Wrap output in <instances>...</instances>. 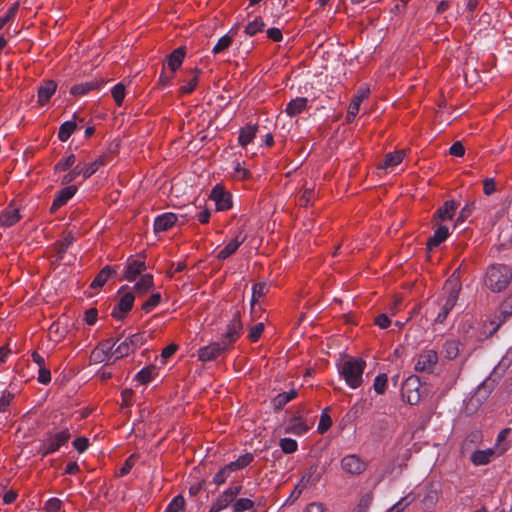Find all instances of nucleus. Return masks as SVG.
Wrapping results in <instances>:
<instances>
[{
	"label": "nucleus",
	"instance_id": "obj_51",
	"mask_svg": "<svg viewBox=\"0 0 512 512\" xmlns=\"http://www.w3.org/2000/svg\"><path fill=\"white\" fill-rule=\"evenodd\" d=\"M264 331V323L259 322L252 326L248 332V338L251 342H257Z\"/></svg>",
	"mask_w": 512,
	"mask_h": 512
},
{
	"label": "nucleus",
	"instance_id": "obj_4",
	"mask_svg": "<svg viewBox=\"0 0 512 512\" xmlns=\"http://www.w3.org/2000/svg\"><path fill=\"white\" fill-rule=\"evenodd\" d=\"M70 436L68 429L47 434L46 438L40 445L39 453L42 457L55 453L60 449V447L68 442Z\"/></svg>",
	"mask_w": 512,
	"mask_h": 512
},
{
	"label": "nucleus",
	"instance_id": "obj_1",
	"mask_svg": "<svg viewBox=\"0 0 512 512\" xmlns=\"http://www.w3.org/2000/svg\"><path fill=\"white\" fill-rule=\"evenodd\" d=\"M512 280V270L504 264H493L486 272L485 284L492 292H501Z\"/></svg>",
	"mask_w": 512,
	"mask_h": 512
},
{
	"label": "nucleus",
	"instance_id": "obj_34",
	"mask_svg": "<svg viewBox=\"0 0 512 512\" xmlns=\"http://www.w3.org/2000/svg\"><path fill=\"white\" fill-rule=\"evenodd\" d=\"M153 284V276L151 274H143L135 283L133 289L138 295H143L153 287Z\"/></svg>",
	"mask_w": 512,
	"mask_h": 512
},
{
	"label": "nucleus",
	"instance_id": "obj_35",
	"mask_svg": "<svg viewBox=\"0 0 512 512\" xmlns=\"http://www.w3.org/2000/svg\"><path fill=\"white\" fill-rule=\"evenodd\" d=\"M269 292V285L266 282H259L253 285L252 287V313H254V304H256L259 299L266 295Z\"/></svg>",
	"mask_w": 512,
	"mask_h": 512
},
{
	"label": "nucleus",
	"instance_id": "obj_37",
	"mask_svg": "<svg viewBox=\"0 0 512 512\" xmlns=\"http://www.w3.org/2000/svg\"><path fill=\"white\" fill-rule=\"evenodd\" d=\"M76 129H77V123L75 121H65L59 127V131H58L59 140L62 142H66Z\"/></svg>",
	"mask_w": 512,
	"mask_h": 512
},
{
	"label": "nucleus",
	"instance_id": "obj_45",
	"mask_svg": "<svg viewBox=\"0 0 512 512\" xmlns=\"http://www.w3.org/2000/svg\"><path fill=\"white\" fill-rule=\"evenodd\" d=\"M118 341H119V338H117L116 340H114L112 338L106 339V340H103L102 342H100L97 348L100 349L101 351L105 352L107 357H110L111 355L115 354L114 350L117 346Z\"/></svg>",
	"mask_w": 512,
	"mask_h": 512
},
{
	"label": "nucleus",
	"instance_id": "obj_62",
	"mask_svg": "<svg viewBox=\"0 0 512 512\" xmlns=\"http://www.w3.org/2000/svg\"><path fill=\"white\" fill-rule=\"evenodd\" d=\"M233 169L235 175L240 179H245L249 176L248 170H246L244 167L241 166V163L239 161L233 162Z\"/></svg>",
	"mask_w": 512,
	"mask_h": 512
},
{
	"label": "nucleus",
	"instance_id": "obj_24",
	"mask_svg": "<svg viewBox=\"0 0 512 512\" xmlns=\"http://www.w3.org/2000/svg\"><path fill=\"white\" fill-rule=\"evenodd\" d=\"M296 396H297V391L295 389H292L288 392H282V393H279L278 395H276L271 401V405H272L274 411L282 410L283 407L288 402H290L291 400L296 398Z\"/></svg>",
	"mask_w": 512,
	"mask_h": 512
},
{
	"label": "nucleus",
	"instance_id": "obj_43",
	"mask_svg": "<svg viewBox=\"0 0 512 512\" xmlns=\"http://www.w3.org/2000/svg\"><path fill=\"white\" fill-rule=\"evenodd\" d=\"M232 41H233L232 37L229 36L228 34L222 36L221 38L218 39L217 43L214 45L212 52L214 54H220V53L224 52L231 46Z\"/></svg>",
	"mask_w": 512,
	"mask_h": 512
},
{
	"label": "nucleus",
	"instance_id": "obj_28",
	"mask_svg": "<svg viewBox=\"0 0 512 512\" xmlns=\"http://www.w3.org/2000/svg\"><path fill=\"white\" fill-rule=\"evenodd\" d=\"M495 455L493 449L477 450L472 453L470 460L476 466L488 464Z\"/></svg>",
	"mask_w": 512,
	"mask_h": 512
},
{
	"label": "nucleus",
	"instance_id": "obj_20",
	"mask_svg": "<svg viewBox=\"0 0 512 512\" xmlns=\"http://www.w3.org/2000/svg\"><path fill=\"white\" fill-rule=\"evenodd\" d=\"M309 430L308 424L302 417H292L285 424V432L295 435H303Z\"/></svg>",
	"mask_w": 512,
	"mask_h": 512
},
{
	"label": "nucleus",
	"instance_id": "obj_48",
	"mask_svg": "<svg viewBox=\"0 0 512 512\" xmlns=\"http://www.w3.org/2000/svg\"><path fill=\"white\" fill-rule=\"evenodd\" d=\"M111 94L118 106H121L125 98V86L122 83H117L112 89Z\"/></svg>",
	"mask_w": 512,
	"mask_h": 512
},
{
	"label": "nucleus",
	"instance_id": "obj_40",
	"mask_svg": "<svg viewBox=\"0 0 512 512\" xmlns=\"http://www.w3.org/2000/svg\"><path fill=\"white\" fill-rule=\"evenodd\" d=\"M265 28V23L261 17H256L253 21L249 22L245 27V33L248 36H254L262 32Z\"/></svg>",
	"mask_w": 512,
	"mask_h": 512
},
{
	"label": "nucleus",
	"instance_id": "obj_23",
	"mask_svg": "<svg viewBox=\"0 0 512 512\" xmlns=\"http://www.w3.org/2000/svg\"><path fill=\"white\" fill-rule=\"evenodd\" d=\"M257 131V125L248 124L245 127L241 128L238 136L239 145L242 147H246L248 144H250L256 137Z\"/></svg>",
	"mask_w": 512,
	"mask_h": 512
},
{
	"label": "nucleus",
	"instance_id": "obj_22",
	"mask_svg": "<svg viewBox=\"0 0 512 512\" xmlns=\"http://www.w3.org/2000/svg\"><path fill=\"white\" fill-rule=\"evenodd\" d=\"M117 275V271L115 268L107 265V266H104L100 272L96 275V277L94 278V280L92 281V283L90 284V287L92 289H97V288H101L102 286H104L106 284V282Z\"/></svg>",
	"mask_w": 512,
	"mask_h": 512
},
{
	"label": "nucleus",
	"instance_id": "obj_21",
	"mask_svg": "<svg viewBox=\"0 0 512 512\" xmlns=\"http://www.w3.org/2000/svg\"><path fill=\"white\" fill-rule=\"evenodd\" d=\"M370 90L368 87H362L358 91L357 95H355L348 107L347 118L350 120L354 118L358 112L361 102L368 97Z\"/></svg>",
	"mask_w": 512,
	"mask_h": 512
},
{
	"label": "nucleus",
	"instance_id": "obj_38",
	"mask_svg": "<svg viewBox=\"0 0 512 512\" xmlns=\"http://www.w3.org/2000/svg\"><path fill=\"white\" fill-rule=\"evenodd\" d=\"M106 164V157L100 156L98 157L94 162L90 163L87 166L81 167L83 169V177L84 179H88L91 177L94 173L97 172V170Z\"/></svg>",
	"mask_w": 512,
	"mask_h": 512
},
{
	"label": "nucleus",
	"instance_id": "obj_16",
	"mask_svg": "<svg viewBox=\"0 0 512 512\" xmlns=\"http://www.w3.org/2000/svg\"><path fill=\"white\" fill-rule=\"evenodd\" d=\"M178 221V216L172 212L158 215L154 220V232L160 233L171 229Z\"/></svg>",
	"mask_w": 512,
	"mask_h": 512
},
{
	"label": "nucleus",
	"instance_id": "obj_47",
	"mask_svg": "<svg viewBox=\"0 0 512 512\" xmlns=\"http://www.w3.org/2000/svg\"><path fill=\"white\" fill-rule=\"evenodd\" d=\"M185 499L182 495L175 496L167 505L165 512H179L184 508Z\"/></svg>",
	"mask_w": 512,
	"mask_h": 512
},
{
	"label": "nucleus",
	"instance_id": "obj_8",
	"mask_svg": "<svg viewBox=\"0 0 512 512\" xmlns=\"http://www.w3.org/2000/svg\"><path fill=\"white\" fill-rule=\"evenodd\" d=\"M420 379L417 376L408 377L401 389L402 397L410 404L415 405L420 400Z\"/></svg>",
	"mask_w": 512,
	"mask_h": 512
},
{
	"label": "nucleus",
	"instance_id": "obj_50",
	"mask_svg": "<svg viewBox=\"0 0 512 512\" xmlns=\"http://www.w3.org/2000/svg\"><path fill=\"white\" fill-rule=\"evenodd\" d=\"M280 447H281V450L286 453V454H290V453H293L297 450L298 448V444L296 442V440L294 439H291V438H282L280 440V443H279Z\"/></svg>",
	"mask_w": 512,
	"mask_h": 512
},
{
	"label": "nucleus",
	"instance_id": "obj_53",
	"mask_svg": "<svg viewBox=\"0 0 512 512\" xmlns=\"http://www.w3.org/2000/svg\"><path fill=\"white\" fill-rule=\"evenodd\" d=\"M79 175H83V169L80 165H76L70 172L62 178V184L73 182Z\"/></svg>",
	"mask_w": 512,
	"mask_h": 512
},
{
	"label": "nucleus",
	"instance_id": "obj_42",
	"mask_svg": "<svg viewBox=\"0 0 512 512\" xmlns=\"http://www.w3.org/2000/svg\"><path fill=\"white\" fill-rule=\"evenodd\" d=\"M162 296L159 292L153 293L150 297L142 304L141 309L145 313L151 312L155 309L161 302Z\"/></svg>",
	"mask_w": 512,
	"mask_h": 512
},
{
	"label": "nucleus",
	"instance_id": "obj_19",
	"mask_svg": "<svg viewBox=\"0 0 512 512\" xmlns=\"http://www.w3.org/2000/svg\"><path fill=\"white\" fill-rule=\"evenodd\" d=\"M57 89V84L53 80L44 81L39 87L37 91L38 103L40 105H45L52 95L55 93Z\"/></svg>",
	"mask_w": 512,
	"mask_h": 512
},
{
	"label": "nucleus",
	"instance_id": "obj_46",
	"mask_svg": "<svg viewBox=\"0 0 512 512\" xmlns=\"http://www.w3.org/2000/svg\"><path fill=\"white\" fill-rule=\"evenodd\" d=\"M76 161V157L74 154H70L64 158H62L54 167L55 172L58 171H67L70 169Z\"/></svg>",
	"mask_w": 512,
	"mask_h": 512
},
{
	"label": "nucleus",
	"instance_id": "obj_30",
	"mask_svg": "<svg viewBox=\"0 0 512 512\" xmlns=\"http://www.w3.org/2000/svg\"><path fill=\"white\" fill-rule=\"evenodd\" d=\"M405 156L404 150L387 153L381 164L378 165V169H386L388 167H394L400 164Z\"/></svg>",
	"mask_w": 512,
	"mask_h": 512
},
{
	"label": "nucleus",
	"instance_id": "obj_17",
	"mask_svg": "<svg viewBox=\"0 0 512 512\" xmlns=\"http://www.w3.org/2000/svg\"><path fill=\"white\" fill-rule=\"evenodd\" d=\"M77 192V187L74 185L64 187L54 197L50 211L56 212L59 208L64 206Z\"/></svg>",
	"mask_w": 512,
	"mask_h": 512
},
{
	"label": "nucleus",
	"instance_id": "obj_12",
	"mask_svg": "<svg viewBox=\"0 0 512 512\" xmlns=\"http://www.w3.org/2000/svg\"><path fill=\"white\" fill-rule=\"evenodd\" d=\"M246 239L247 234L243 230H239L235 237L226 246L217 252L216 258L221 261L228 259L238 250V248L245 242Z\"/></svg>",
	"mask_w": 512,
	"mask_h": 512
},
{
	"label": "nucleus",
	"instance_id": "obj_63",
	"mask_svg": "<svg viewBox=\"0 0 512 512\" xmlns=\"http://www.w3.org/2000/svg\"><path fill=\"white\" fill-rule=\"evenodd\" d=\"M465 153V148L460 141L453 143L450 147V154L456 157H462Z\"/></svg>",
	"mask_w": 512,
	"mask_h": 512
},
{
	"label": "nucleus",
	"instance_id": "obj_10",
	"mask_svg": "<svg viewBox=\"0 0 512 512\" xmlns=\"http://www.w3.org/2000/svg\"><path fill=\"white\" fill-rule=\"evenodd\" d=\"M227 351L228 349L226 348V346L219 340L216 342H212L207 346L199 348L197 355L200 361L209 362L215 360L216 358L226 353Z\"/></svg>",
	"mask_w": 512,
	"mask_h": 512
},
{
	"label": "nucleus",
	"instance_id": "obj_41",
	"mask_svg": "<svg viewBox=\"0 0 512 512\" xmlns=\"http://www.w3.org/2000/svg\"><path fill=\"white\" fill-rule=\"evenodd\" d=\"M192 72H194L195 75L186 84H184L180 87L179 91H180V94H182V95L192 93L198 84V76L202 71L198 68H195L192 70Z\"/></svg>",
	"mask_w": 512,
	"mask_h": 512
},
{
	"label": "nucleus",
	"instance_id": "obj_13",
	"mask_svg": "<svg viewBox=\"0 0 512 512\" xmlns=\"http://www.w3.org/2000/svg\"><path fill=\"white\" fill-rule=\"evenodd\" d=\"M438 354L434 350H425L419 354L415 363V370L431 373L437 364Z\"/></svg>",
	"mask_w": 512,
	"mask_h": 512
},
{
	"label": "nucleus",
	"instance_id": "obj_25",
	"mask_svg": "<svg viewBox=\"0 0 512 512\" xmlns=\"http://www.w3.org/2000/svg\"><path fill=\"white\" fill-rule=\"evenodd\" d=\"M101 84H102V82L97 81V80H92V81L85 82V83L75 84L70 88V94H72L73 96H82L92 90L99 89Z\"/></svg>",
	"mask_w": 512,
	"mask_h": 512
},
{
	"label": "nucleus",
	"instance_id": "obj_59",
	"mask_svg": "<svg viewBox=\"0 0 512 512\" xmlns=\"http://www.w3.org/2000/svg\"><path fill=\"white\" fill-rule=\"evenodd\" d=\"M72 444L79 453H83L89 446V440L85 437H78Z\"/></svg>",
	"mask_w": 512,
	"mask_h": 512
},
{
	"label": "nucleus",
	"instance_id": "obj_64",
	"mask_svg": "<svg viewBox=\"0 0 512 512\" xmlns=\"http://www.w3.org/2000/svg\"><path fill=\"white\" fill-rule=\"evenodd\" d=\"M109 357L105 354V352L101 351L100 349L96 348L91 353V360H93L95 363H102L105 362Z\"/></svg>",
	"mask_w": 512,
	"mask_h": 512
},
{
	"label": "nucleus",
	"instance_id": "obj_49",
	"mask_svg": "<svg viewBox=\"0 0 512 512\" xmlns=\"http://www.w3.org/2000/svg\"><path fill=\"white\" fill-rule=\"evenodd\" d=\"M254 506V502L248 498H240L236 500L233 504L234 512H243L252 509Z\"/></svg>",
	"mask_w": 512,
	"mask_h": 512
},
{
	"label": "nucleus",
	"instance_id": "obj_61",
	"mask_svg": "<svg viewBox=\"0 0 512 512\" xmlns=\"http://www.w3.org/2000/svg\"><path fill=\"white\" fill-rule=\"evenodd\" d=\"M254 459V456L252 453H246L241 455L237 460V465L239 469H243L246 466H248Z\"/></svg>",
	"mask_w": 512,
	"mask_h": 512
},
{
	"label": "nucleus",
	"instance_id": "obj_32",
	"mask_svg": "<svg viewBox=\"0 0 512 512\" xmlns=\"http://www.w3.org/2000/svg\"><path fill=\"white\" fill-rule=\"evenodd\" d=\"M21 219L18 209H5L0 215V224L5 227H11Z\"/></svg>",
	"mask_w": 512,
	"mask_h": 512
},
{
	"label": "nucleus",
	"instance_id": "obj_9",
	"mask_svg": "<svg viewBox=\"0 0 512 512\" xmlns=\"http://www.w3.org/2000/svg\"><path fill=\"white\" fill-rule=\"evenodd\" d=\"M242 485L230 486L222 492L213 505L210 507L209 512H220L233 503L237 495L241 492Z\"/></svg>",
	"mask_w": 512,
	"mask_h": 512
},
{
	"label": "nucleus",
	"instance_id": "obj_56",
	"mask_svg": "<svg viewBox=\"0 0 512 512\" xmlns=\"http://www.w3.org/2000/svg\"><path fill=\"white\" fill-rule=\"evenodd\" d=\"M500 316H503V321L512 315V298L506 299L500 306Z\"/></svg>",
	"mask_w": 512,
	"mask_h": 512
},
{
	"label": "nucleus",
	"instance_id": "obj_2",
	"mask_svg": "<svg viewBox=\"0 0 512 512\" xmlns=\"http://www.w3.org/2000/svg\"><path fill=\"white\" fill-rule=\"evenodd\" d=\"M444 290L448 293L445 302L443 303L439 313L435 317V323L442 324L446 320L450 311L456 305L459 293L461 291V283L456 272H454L446 281Z\"/></svg>",
	"mask_w": 512,
	"mask_h": 512
},
{
	"label": "nucleus",
	"instance_id": "obj_11",
	"mask_svg": "<svg viewBox=\"0 0 512 512\" xmlns=\"http://www.w3.org/2000/svg\"><path fill=\"white\" fill-rule=\"evenodd\" d=\"M210 198L214 201L218 211H226L232 207V195L220 185H216L212 189Z\"/></svg>",
	"mask_w": 512,
	"mask_h": 512
},
{
	"label": "nucleus",
	"instance_id": "obj_29",
	"mask_svg": "<svg viewBox=\"0 0 512 512\" xmlns=\"http://www.w3.org/2000/svg\"><path fill=\"white\" fill-rule=\"evenodd\" d=\"M76 238L72 232L64 233L61 240L56 243L57 258L62 260L68 248L75 242Z\"/></svg>",
	"mask_w": 512,
	"mask_h": 512
},
{
	"label": "nucleus",
	"instance_id": "obj_52",
	"mask_svg": "<svg viewBox=\"0 0 512 512\" xmlns=\"http://www.w3.org/2000/svg\"><path fill=\"white\" fill-rule=\"evenodd\" d=\"M387 385V375L386 374H380L378 375L374 380V390L378 394H383L385 392Z\"/></svg>",
	"mask_w": 512,
	"mask_h": 512
},
{
	"label": "nucleus",
	"instance_id": "obj_54",
	"mask_svg": "<svg viewBox=\"0 0 512 512\" xmlns=\"http://www.w3.org/2000/svg\"><path fill=\"white\" fill-rule=\"evenodd\" d=\"M136 458H137V456L135 454H132L125 460L124 464L122 465V467L119 470L120 476H125L131 471V469L135 465Z\"/></svg>",
	"mask_w": 512,
	"mask_h": 512
},
{
	"label": "nucleus",
	"instance_id": "obj_3",
	"mask_svg": "<svg viewBox=\"0 0 512 512\" xmlns=\"http://www.w3.org/2000/svg\"><path fill=\"white\" fill-rule=\"evenodd\" d=\"M365 362L358 359H349L341 366V374L351 388H357L362 383Z\"/></svg>",
	"mask_w": 512,
	"mask_h": 512
},
{
	"label": "nucleus",
	"instance_id": "obj_18",
	"mask_svg": "<svg viewBox=\"0 0 512 512\" xmlns=\"http://www.w3.org/2000/svg\"><path fill=\"white\" fill-rule=\"evenodd\" d=\"M457 203L453 200L446 201L442 207H440L433 218V222L438 225L440 221H446L452 219L456 210Z\"/></svg>",
	"mask_w": 512,
	"mask_h": 512
},
{
	"label": "nucleus",
	"instance_id": "obj_27",
	"mask_svg": "<svg viewBox=\"0 0 512 512\" xmlns=\"http://www.w3.org/2000/svg\"><path fill=\"white\" fill-rule=\"evenodd\" d=\"M185 58V48L178 47L167 56V65L172 72H175L182 65Z\"/></svg>",
	"mask_w": 512,
	"mask_h": 512
},
{
	"label": "nucleus",
	"instance_id": "obj_44",
	"mask_svg": "<svg viewBox=\"0 0 512 512\" xmlns=\"http://www.w3.org/2000/svg\"><path fill=\"white\" fill-rule=\"evenodd\" d=\"M18 9H19V2H15L13 3L9 9L7 10V12L0 17V30L10 21H12L17 12H18Z\"/></svg>",
	"mask_w": 512,
	"mask_h": 512
},
{
	"label": "nucleus",
	"instance_id": "obj_15",
	"mask_svg": "<svg viewBox=\"0 0 512 512\" xmlns=\"http://www.w3.org/2000/svg\"><path fill=\"white\" fill-rule=\"evenodd\" d=\"M341 467L346 473L361 474L366 470L367 465L359 456L350 454L341 460Z\"/></svg>",
	"mask_w": 512,
	"mask_h": 512
},
{
	"label": "nucleus",
	"instance_id": "obj_39",
	"mask_svg": "<svg viewBox=\"0 0 512 512\" xmlns=\"http://www.w3.org/2000/svg\"><path fill=\"white\" fill-rule=\"evenodd\" d=\"M443 353L447 359H454L459 353V343L456 340L450 339L443 344Z\"/></svg>",
	"mask_w": 512,
	"mask_h": 512
},
{
	"label": "nucleus",
	"instance_id": "obj_60",
	"mask_svg": "<svg viewBox=\"0 0 512 512\" xmlns=\"http://www.w3.org/2000/svg\"><path fill=\"white\" fill-rule=\"evenodd\" d=\"M62 506V501L58 498H50L45 505L47 512H57Z\"/></svg>",
	"mask_w": 512,
	"mask_h": 512
},
{
	"label": "nucleus",
	"instance_id": "obj_5",
	"mask_svg": "<svg viewBox=\"0 0 512 512\" xmlns=\"http://www.w3.org/2000/svg\"><path fill=\"white\" fill-rule=\"evenodd\" d=\"M127 288V286H122L119 289L120 297L112 308L111 316L116 320H123L133 307L135 294L132 291H126Z\"/></svg>",
	"mask_w": 512,
	"mask_h": 512
},
{
	"label": "nucleus",
	"instance_id": "obj_7",
	"mask_svg": "<svg viewBox=\"0 0 512 512\" xmlns=\"http://www.w3.org/2000/svg\"><path fill=\"white\" fill-rule=\"evenodd\" d=\"M145 341L146 338L144 336V333H136L125 338L116 346L114 350L116 358H123L135 352L145 343Z\"/></svg>",
	"mask_w": 512,
	"mask_h": 512
},
{
	"label": "nucleus",
	"instance_id": "obj_58",
	"mask_svg": "<svg viewBox=\"0 0 512 512\" xmlns=\"http://www.w3.org/2000/svg\"><path fill=\"white\" fill-rule=\"evenodd\" d=\"M37 379L41 384H48L51 381L50 370L46 366L39 368Z\"/></svg>",
	"mask_w": 512,
	"mask_h": 512
},
{
	"label": "nucleus",
	"instance_id": "obj_26",
	"mask_svg": "<svg viewBox=\"0 0 512 512\" xmlns=\"http://www.w3.org/2000/svg\"><path fill=\"white\" fill-rule=\"evenodd\" d=\"M449 235V229L445 225H439L438 228L435 230L432 237L429 238L427 242L428 249H433L437 246H439L443 241L447 239Z\"/></svg>",
	"mask_w": 512,
	"mask_h": 512
},
{
	"label": "nucleus",
	"instance_id": "obj_6",
	"mask_svg": "<svg viewBox=\"0 0 512 512\" xmlns=\"http://www.w3.org/2000/svg\"><path fill=\"white\" fill-rule=\"evenodd\" d=\"M243 333V324L240 318V311L235 309L232 315V319L226 327L225 333L220 338V341L226 346L229 350L233 344L238 340V338Z\"/></svg>",
	"mask_w": 512,
	"mask_h": 512
},
{
	"label": "nucleus",
	"instance_id": "obj_33",
	"mask_svg": "<svg viewBox=\"0 0 512 512\" xmlns=\"http://www.w3.org/2000/svg\"><path fill=\"white\" fill-rule=\"evenodd\" d=\"M307 98L292 99L286 106V113L293 117L303 112L307 107Z\"/></svg>",
	"mask_w": 512,
	"mask_h": 512
},
{
	"label": "nucleus",
	"instance_id": "obj_36",
	"mask_svg": "<svg viewBox=\"0 0 512 512\" xmlns=\"http://www.w3.org/2000/svg\"><path fill=\"white\" fill-rule=\"evenodd\" d=\"M156 375V366L149 365L141 369L135 376V380H137L140 384H147L154 379Z\"/></svg>",
	"mask_w": 512,
	"mask_h": 512
},
{
	"label": "nucleus",
	"instance_id": "obj_55",
	"mask_svg": "<svg viewBox=\"0 0 512 512\" xmlns=\"http://www.w3.org/2000/svg\"><path fill=\"white\" fill-rule=\"evenodd\" d=\"M14 399V394L10 391H4L0 397V412L4 413L7 411L8 406Z\"/></svg>",
	"mask_w": 512,
	"mask_h": 512
},
{
	"label": "nucleus",
	"instance_id": "obj_31",
	"mask_svg": "<svg viewBox=\"0 0 512 512\" xmlns=\"http://www.w3.org/2000/svg\"><path fill=\"white\" fill-rule=\"evenodd\" d=\"M317 467L312 466L307 473H305L297 484L298 488L304 490L309 485L316 486L320 480V475L316 474Z\"/></svg>",
	"mask_w": 512,
	"mask_h": 512
},
{
	"label": "nucleus",
	"instance_id": "obj_57",
	"mask_svg": "<svg viewBox=\"0 0 512 512\" xmlns=\"http://www.w3.org/2000/svg\"><path fill=\"white\" fill-rule=\"evenodd\" d=\"M229 476H230V473L224 466L213 477V483H215L217 486L222 485L226 482V480Z\"/></svg>",
	"mask_w": 512,
	"mask_h": 512
},
{
	"label": "nucleus",
	"instance_id": "obj_14",
	"mask_svg": "<svg viewBox=\"0 0 512 512\" xmlns=\"http://www.w3.org/2000/svg\"><path fill=\"white\" fill-rule=\"evenodd\" d=\"M146 269L147 267L144 261L128 258L124 266L123 277L129 282H133L139 276L141 277Z\"/></svg>",
	"mask_w": 512,
	"mask_h": 512
}]
</instances>
